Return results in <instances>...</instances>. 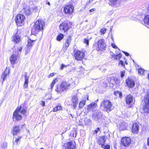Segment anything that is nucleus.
Wrapping results in <instances>:
<instances>
[{
	"label": "nucleus",
	"instance_id": "obj_35",
	"mask_svg": "<svg viewBox=\"0 0 149 149\" xmlns=\"http://www.w3.org/2000/svg\"><path fill=\"white\" fill-rule=\"evenodd\" d=\"M29 81V77H27L26 74L25 75L24 83L28 84Z\"/></svg>",
	"mask_w": 149,
	"mask_h": 149
},
{
	"label": "nucleus",
	"instance_id": "obj_14",
	"mask_svg": "<svg viewBox=\"0 0 149 149\" xmlns=\"http://www.w3.org/2000/svg\"><path fill=\"white\" fill-rule=\"evenodd\" d=\"M15 53L13 54L11 56L10 58L11 63L13 64H14L15 63L17 58L19 56V54H16V52H15Z\"/></svg>",
	"mask_w": 149,
	"mask_h": 149
},
{
	"label": "nucleus",
	"instance_id": "obj_10",
	"mask_svg": "<svg viewBox=\"0 0 149 149\" xmlns=\"http://www.w3.org/2000/svg\"><path fill=\"white\" fill-rule=\"evenodd\" d=\"M85 56V53L80 51H77L75 52V59L78 61L82 60Z\"/></svg>",
	"mask_w": 149,
	"mask_h": 149
},
{
	"label": "nucleus",
	"instance_id": "obj_13",
	"mask_svg": "<svg viewBox=\"0 0 149 149\" xmlns=\"http://www.w3.org/2000/svg\"><path fill=\"white\" fill-rule=\"evenodd\" d=\"M12 40L15 43H19L20 42V36L18 31H17L15 34L12 37Z\"/></svg>",
	"mask_w": 149,
	"mask_h": 149
},
{
	"label": "nucleus",
	"instance_id": "obj_31",
	"mask_svg": "<svg viewBox=\"0 0 149 149\" xmlns=\"http://www.w3.org/2000/svg\"><path fill=\"white\" fill-rule=\"evenodd\" d=\"M62 109V107L61 105H58L56 107H54L53 109V111L54 112H56L58 110H59Z\"/></svg>",
	"mask_w": 149,
	"mask_h": 149
},
{
	"label": "nucleus",
	"instance_id": "obj_12",
	"mask_svg": "<svg viewBox=\"0 0 149 149\" xmlns=\"http://www.w3.org/2000/svg\"><path fill=\"white\" fill-rule=\"evenodd\" d=\"M133 96L131 95H129L126 97L125 101L127 104L133 105L134 103V100Z\"/></svg>",
	"mask_w": 149,
	"mask_h": 149
},
{
	"label": "nucleus",
	"instance_id": "obj_3",
	"mask_svg": "<svg viewBox=\"0 0 149 149\" xmlns=\"http://www.w3.org/2000/svg\"><path fill=\"white\" fill-rule=\"evenodd\" d=\"M70 85V84L66 82H63L60 86H57L56 91L59 93H61L63 91H66L68 89Z\"/></svg>",
	"mask_w": 149,
	"mask_h": 149
},
{
	"label": "nucleus",
	"instance_id": "obj_33",
	"mask_svg": "<svg viewBox=\"0 0 149 149\" xmlns=\"http://www.w3.org/2000/svg\"><path fill=\"white\" fill-rule=\"evenodd\" d=\"M20 111H21L20 113H21L24 114L25 116H26V109H25V108H23L22 109H21Z\"/></svg>",
	"mask_w": 149,
	"mask_h": 149
},
{
	"label": "nucleus",
	"instance_id": "obj_53",
	"mask_svg": "<svg viewBox=\"0 0 149 149\" xmlns=\"http://www.w3.org/2000/svg\"><path fill=\"white\" fill-rule=\"evenodd\" d=\"M82 122L81 121H80L79 120V122H77V124L79 126H82Z\"/></svg>",
	"mask_w": 149,
	"mask_h": 149
},
{
	"label": "nucleus",
	"instance_id": "obj_26",
	"mask_svg": "<svg viewBox=\"0 0 149 149\" xmlns=\"http://www.w3.org/2000/svg\"><path fill=\"white\" fill-rule=\"evenodd\" d=\"M23 11L26 15H30L31 12L30 8L29 7H27L25 8H24L23 10Z\"/></svg>",
	"mask_w": 149,
	"mask_h": 149
},
{
	"label": "nucleus",
	"instance_id": "obj_58",
	"mask_svg": "<svg viewBox=\"0 0 149 149\" xmlns=\"http://www.w3.org/2000/svg\"><path fill=\"white\" fill-rule=\"evenodd\" d=\"M95 9L92 8L89 10V12H93V11H95Z\"/></svg>",
	"mask_w": 149,
	"mask_h": 149
},
{
	"label": "nucleus",
	"instance_id": "obj_62",
	"mask_svg": "<svg viewBox=\"0 0 149 149\" xmlns=\"http://www.w3.org/2000/svg\"><path fill=\"white\" fill-rule=\"evenodd\" d=\"M119 92L120 93L119 94V97L120 98H121V97H122V94L121 93V92Z\"/></svg>",
	"mask_w": 149,
	"mask_h": 149
},
{
	"label": "nucleus",
	"instance_id": "obj_63",
	"mask_svg": "<svg viewBox=\"0 0 149 149\" xmlns=\"http://www.w3.org/2000/svg\"><path fill=\"white\" fill-rule=\"evenodd\" d=\"M93 0H89L88 2L86 3L87 5H88V3H90L91 2L93 1Z\"/></svg>",
	"mask_w": 149,
	"mask_h": 149
},
{
	"label": "nucleus",
	"instance_id": "obj_17",
	"mask_svg": "<svg viewBox=\"0 0 149 149\" xmlns=\"http://www.w3.org/2000/svg\"><path fill=\"white\" fill-rule=\"evenodd\" d=\"M126 83L128 87L133 88L135 86V83L134 80L131 79H128L126 80Z\"/></svg>",
	"mask_w": 149,
	"mask_h": 149
},
{
	"label": "nucleus",
	"instance_id": "obj_1",
	"mask_svg": "<svg viewBox=\"0 0 149 149\" xmlns=\"http://www.w3.org/2000/svg\"><path fill=\"white\" fill-rule=\"evenodd\" d=\"M45 25V22L41 19H38L32 27L31 33L34 35L38 33L40 31H42Z\"/></svg>",
	"mask_w": 149,
	"mask_h": 149
},
{
	"label": "nucleus",
	"instance_id": "obj_4",
	"mask_svg": "<svg viewBox=\"0 0 149 149\" xmlns=\"http://www.w3.org/2000/svg\"><path fill=\"white\" fill-rule=\"evenodd\" d=\"M144 104L143 106L144 113H149V93H147L144 98Z\"/></svg>",
	"mask_w": 149,
	"mask_h": 149
},
{
	"label": "nucleus",
	"instance_id": "obj_44",
	"mask_svg": "<svg viewBox=\"0 0 149 149\" xmlns=\"http://www.w3.org/2000/svg\"><path fill=\"white\" fill-rule=\"evenodd\" d=\"M7 144L6 143H4L3 144V146H2V147L3 149H5L7 148Z\"/></svg>",
	"mask_w": 149,
	"mask_h": 149
},
{
	"label": "nucleus",
	"instance_id": "obj_40",
	"mask_svg": "<svg viewBox=\"0 0 149 149\" xmlns=\"http://www.w3.org/2000/svg\"><path fill=\"white\" fill-rule=\"evenodd\" d=\"M115 86H118L119 84V80L116 78L115 79Z\"/></svg>",
	"mask_w": 149,
	"mask_h": 149
},
{
	"label": "nucleus",
	"instance_id": "obj_56",
	"mask_svg": "<svg viewBox=\"0 0 149 149\" xmlns=\"http://www.w3.org/2000/svg\"><path fill=\"white\" fill-rule=\"evenodd\" d=\"M28 84H25V83H24V88H26L28 87Z\"/></svg>",
	"mask_w": 149,
	"mask_h": 149
},
{
	"label": "nucleus",
	"instance_id": "obj_34",
	"mask_svg": "<svg viewBox=\"0 0 149 149\" xmlns=\"http://www.w3.org/2000/svg\"><path fill=\"white\" fill-rule=\"evenodd\" d=\"M101 147L104 149H109L110 148V146L109 145H107L106 146L104 144L102 145Z\"/></svg>",
	"mask_w": 149,
	"mask_h": 149
},
{
	"label": "nucleus",
	"instance_id": "obj_55",
	"mask_svg": "<svg viewBox=\"0 0 149 149\" xmlns=\"http://www.w3.org/2000/svg\"><path fill=\"white\" fill-rule=\"evenodd\" d=\"M119 64H121V65L122 66L124 65L123 61H119Z\"/></svg>",
	"mask_w": 149,
	"mask_h": 149
},
{
	"label": "nucleus",
	"instance_id": "obj_32",
	"mask_svg": "<svg viewBox=\"0 0 149 149\" xmlns=\"http://www.w3.org/2000/svg\"><path fill=\"white\" fill-rule=\"evenodd\" d=\"M22 48L21 47H19L17 48V50H16L15 51V52H16V54H19V55H20L19 54L21 53V52L22 51Z\"/></svg>",
	"mask_w": 149,
	"mask_h": 149
},
{
	"label": "nucleus",
	"instance_id": "obj_47",
	"mask_svg": "<svg viewBox=\"0 0 149 149\" xmlns=\"http://www.w3.org/2000/svg\"><path fill=\"white\" fill-rule=\"evenodd\" d=\"M69 45H70V44H69L68 43H66V42L65 43V44L64 46V47L65 48V50H66V49L68 48V46H69Z\"/></svg>",
	"mask_w": 149,
	"mask_h": 149
},
{
	"label": "nucleus",
	"instance_id": "obj_61",
	"mask_svg": "<svg viewBox=\"0 0 149 149\" xmlns=\"http://www.w3.org/2000/svg\"><path fill=\"white\" fill-rule=\"evenodd\" d=\"M147 144L149 146V137L147 139Z\"/></svg>",
	"mask_w": 149,
	"mask_h": 149
},
{
	"label": "nucleus",
	"instance_id": "obj_43",
	"mask_svg": "<svg viewBox=\"0 0 149 149\" xmlns=\"http://www.w3.org/2000/svg\"><path fill=\"white\" fill-rule=\"evenodd\" d=\"M120 128L121 130H124V129H125V127H124V128H123V127H122V126L123 125H126V124H125V123H122L121 124V125H120Z\"/></svg>",
	"mask_w": 149,
	"mask_h": 149
},
{
	"label": "nucleus",
	"instance_id": "obj_20",
	"mask_svg": "<svg viewBox=\"0 0 149 149\" xmlns=\"http://www.w3.org/2000/svg\"><path fill=\"white\" fill-rule=\"evenodd\" d=\"M35 41V40H31V39L28 40L27 41L28 43L26 47L28 52H29L30 51L33 45L34 42Z\"/></svg>",
	"mask_w": 149,
	"mask_h": 149
},
{
	"label": "nucleus",
	"instance_id": "obj_46",
	"mask_svg": "<svg viewBox=\"0 0 149 149\" xmlns=\"http://www.w3.org/2000/svg\"><path fill=\"white\" fill-rule=\"evenodd\" d=\"M66 65H64L63 64H62L61 65L60 67V69L61 70H62L65 67H66Z\"/></svg>",
	"mask_w": 149,
	"mask_h": 149
},
{
	"label": "nucleus",
	"instance_id": "obj_28",
	"mask_svg": "<svg viewBox=\"0 0 149 149\" xmlns=\"http://www.w3.org/2000/svg\"><path fill=\"white\" fill-rule=\"evenodd\" d=\"M112 58L115 60L119 59L120 58L121 55L120 54H119L118 55H112Z\"/></svg>",
	"mask_w": 149,
	"mask_h": 149
},
{
	"label": "nucleus",
	"instance_id": "obj_30",
	"mask_svg": "<svg viewBox=\"0 0 149 149\" xmlns=\"http://www.w3.org/2000/svg\"><path fill=\"white\" fill-rule=\"evenodd\" d=\"M64 36L63 34L60 33L57 36L56 39L57 40L60 41L63 38Z\"/></svg>",
	"mask_w": 149,
	"mask_h": 149
},
{
	"label": "nucleus",
	"instance_id": "obj_49",
	"mask_svg": "<svg viewBox=\"0 0 149 149\" xmlns=\"http://www.w3.org/2000/svg\"><path fill=\"white\" fill-rule=\"evenodd\" d=\"M58 81V79L57 78H55L53 81H52V83L53 85H54Z\"/></svg>",
	"mask_w": 149,
	"mask_h": 149
},
{
	"label": "nucleus",
	"instance_id": "obj_24",
	"mask_svg": "<svg viewBox=\"0 0 149 149\" xmlns=\"http://www.w3.org/2000/svg\"><path fill=\"white\" fill-rule=\"evenodd\" d=\"M86 99L87 100H88V95H87L86 97H85V99H83L82 101H81L79 104V108L80 109H81L83 107L84 105L86 104Z\"/></svg>",
	"mask_w": 149,
	"mask_h": 149
},
{
	"label": "nucleus",
	"instance_id": "obj_59",
	"mask_svg": "<svg viewBox=\"0 0 149 149\" xmlns=\"http://www.w3.org/2000/svg\"><path fill=\"white\" fill-rule=\"evenodd\" d=\"M71 136H72L74 137V132H72L70 133V135Z\"/></svg>",
	"mask_w": 149,
	"mask_h": 149
},
{
	"label": "nucleus",
	"instance_id": "obj_6",
	"mask_svg": "<svg viewBox=\"0 0 149 149\" xmlns=\"http://www.w3.org/2000/svg\"><path fill=\"white\" fill-rule=\"evenodd\" d=\"M95 45L97 47V50L98 51H102L106 47V44L103 39L99 40L95 44Z\"/></svg>",
	"mask_w": 149,
	"mask_h": 149
},
{
	"label": "nucleus",
	"instance_id": "obj_7",
	"mask_svg": "<svg viewBox=\"0 0 149 149\" xmlns=\"http://www.w3.org/2000/svg\"><path fill=\"white\" fill-rule=\"evenodd\" d=\"M101 113L99 110H95L92 114V117L93 119L96 121H97L102 117Z\"/></svg>",
	"mask_w": 149,
	"mask_h": 149
},
{
	"label": "nucleus",
	"instance_id": "obj_41",
	"mask_svg": "<svg viewBox=\"0 0 149 149\" xmlns=\"http://www.w3.org/2000/svg\"><path fill=\"white\" fill-rule=\"evenodd\" d=\"M115 79L116 78L111 79L110 81V83H111L113 85H115V83L116 82Z\"/></svg>",
	"mask_w": 149,
	"mask_h": 149
},
{
	"label": "nucleus",
	"instance_id": "obj_38",
	"mask_svg": "<svg viewBox=\"0 0 149 149\" xmlns=\"http://www.w3.org/2000/svg\"><path fill=\"white\" fill-rule=\"evenodd\" d=\"M144 70L143 69L140 68L139 69L138 72L139 73H140L141 74H143L144 73Z\"/></svg>",
	"mask_w": 149,
	"mask_h": 149
},
{
	"label": "nucleus",
	"instance_id": "obj_37",
	"mask_svg": "<svg viewBox=\"0 0 149 149\" xmlns=\"http://www.w3.org/2000/svg\"><path fill=\"white\" fill-rule=\"evenodd\" d=\"M21 138H17L15 141L13 142V144H15L17 145L18 143H19V139Z\"/></svg>",
	"mask_w": 149,
	"mask_h": 149
},
{
	"label": "nucleus",
	"instance_id": "obj_52",
	"mask_svg": "<svg viewBox=\"0 0 149 149\" xmlns=\"http://www.w3.org/2000/svg\"><path fill=\"white\" fill-rule=\"evenodd\" d=\"M125 73L124 72H121L120 73V76L121 77H123L125 75Z\"/></svg>",
	"mask_w": 149,
	"mask_h": 149
},
{
	"label": "nucleus",
	"instance_id": "obj_19",
	"mask_svg": "<svg viewBox=\"0 0 149 149\" xmlns=\"http://www.w3.org/2000/svg\"><path fill=\"white\" fill-rule=\"evenodd\" d=\"M9 73V70L6 68L2 74L1 77V79H3V81L6 80L7 78L8 77Z\"/></svg>",
	"mask_w": 149,
	"mask_h": 149
},
{
	"label": "nucleus",
	"instance_id": "obj_29",
	"mask_svg": "<svg viewBox=\"0 0 149 149\" xmlns=\"http://www.w3.org/2000/svg\"><path fill=\"white\" fill-rule=\"evenodd\" d=\"M144 22L145 24L149 25V15H148L146 16L144 18Z\"/></svg>",
	"mask_w": 149,
	"mask_h": 149
},
{
	"label": "nucleus",
	"instance_id": "obj_27",
	"mask_svg": "<svg viewBox=\"0 0 149 149\" xmlns=\"http://www.w3.org/2000/svg\"><path fill=\"white\" fill-rule=\"evenodd\" d=\"M84 121L86 125L89 126L91 125L92 122L90 119L86 118L85 119Z\"/></svg>",
	"mask_w": 149,
	"mask_h": 149
},
{
	"label": "nucleus",
	"instance_id": "obj_8",
	"mask_svg": "<svg viewBox=\"0 0 149 149\" xmlns=\"http://www.w3.org/2000/svg\"><path fill=\"white\" fill-rule=\"evenodd\" d=\"M74 8L71 4L67 5L64 8V12L65 14H71L73 12Z\"/></svg>",
	"mask_w": 149,
	"mask_h": 149
},
{
	"label": "nucleus",
	"instance_id": "obj_23",
	"mask_svg": "<svg viewBox=\"0 0 149 149\" xmlns=\"http://www.w3.org/2000/svg\"><path fill=\"white\" fill-rule=\"evenodd\" d=\"M106 141L105 137L104 136L102 137H99L98 140V143L99 144L101 145V146L102 145H104Z\"/></svg>",
	"mask_w": 149,
	"mask_h": 149
},
{
	"label": "nucleus",
	"instance_id": "obj_39",
	"mask_svg": "<svg viewBox=\"0 0 149 149\" xmlns=\"http://www.w3.org/2000/svg\"><path fill=\"white\" fill-rule=\"evenodd\" d=\"M106 29L105 28H103L101 29L100 30V32L102 34H104L106 31Z\"/></svg>",
	"mask_w": 149,
	"mask_h": 149
},
{
	"label": "nucleus",
	"instance_id": "obj_5",
	"mask_svg": "<svg viewBox=\"0 0 149 149\" xmlns=\"http://www.w3.org/2000/svg\"><path fill=\"white\" fill-rule=\"evenodd\" d=\"M25 16L20 14H18L15 18V21L16 25L18 26H21L24 24Z\"/></svg>",
	"mask_w": 149,
	"mask_h": 149
},
{
	"label": "nucleus",
	"instance_id": "obj_15",
	"mask_svg": "<svg viewBox=\"0 0 149 149\" xmlns=\"http://www.w3.org/2000/svg\"><path fill=\"white\" fill-rule=\"evenodd\" d=\"M121 0H110L109 4L114 7L118 6L120 3Z\"/></svg>",
	"mask_w": 149,
	"mask_h": 149
},
{
	"label": "nucleus",
	"instance_id": "obj_57",
	"mask_svg": "<svg viewBox=\"0 0 149 149\" xmlns=\"http://www.w3.org/2000/svg\"><path fill=\"white\" fill-rule=\"evenodd\" d=\"M123 52L125 54L126 56H128L129 55V54L128 53H127V52H123Z\"/></svg>",
	"mask_w": 149,
	"mask_h": 149
},
{
	"label": "nucleus",
	"instance_id": "obj_16",
	"mask_svg": "<svg viewBox=\"0 0 149 149\" xmlns=\"http://www.w3.org/2000/svg\"><path fill=\"white\" fill-rule=\"evenodd\" d=\"M60 29L65 32L68 29V24L66 23L63 22L59 26Z\"/></svg>",
	"mask_w": 149,
	"mask_h": 149
},
{
	"label": "nucleus",
	"instance_id": "obj_22",
	"mask_svg": "<svg viewBox=\"0 0 149 149\" xmlns=\"http://www.w3.org/2000/svg\"><path fill=\"white\" fill-rule=\"evenodd\" d=\"M97 106L96 102H93L88 106L87 110L88 111H90L95 109Z\"/></svg>",
	"mask_w": 149,
	"mask_h": 149
},
{
	"label": "nucleus",
	"instance_id": "obj_45",
	"mask_svg": "<svg viewBox=\"0 0 149 149\" xmlns=\"http://www.w3.org/2000/svg\"><path fill=\"white\" fill-rule=\"evenodd\" d=\"M84 42L88 45L89 42V40L87 39H84Z\"/></svg>",
	"mask_w": 149,
	"mask_h": 149
},
{
	"label": "nucleus",
	"instance_id": "obj_42",
	"mask_svg": "<svg viewBox=\"0 0 149 149\" xmlns=\"http://www.w3.org/2000/svg\"><path fill=\"white\" fill-rule=\"evenodd\" d=\"M100 131V128L99 127L97 128L96 129L94 130L93 134H97L99 131Z\"/></svg>",
	"mask_w": 149,
	"mask_h": 149
},
{
	"label": "nucleus",
	"instance_id": "obj_64",
	"mask_svg": "<svg viewBox=\"0 0 149 149\" xmlns=\"http://www.w3.org/2000/svg\"><path fill=\"white\" fill-rule=\"evenodd\" d=\"M46 4H48L49 6H50V2L48 1H47L46 2Z\"/></svg>",
	"mask_w": 149,
	"mask_h": 149
},
{
	"label": "nucleus",
	"instance_id": "obj_54",
	"mask_svg": "<svg viewBox=\"0 0 149 149\" xmlns=\"http://www.w3.org/2000/svg\"><path fill=\"white\" fill-rule=\"evenodd\" d=\"M111 46L112 47L116 49L117 48V46L114 44H112Z\"/></svg>",
	"mask_w": 149,
	"mask_h": 149
},
{
	"label": "nucleus",
	"instance_id": "obj_51",
	"mask_svg": "<svg viewBox=\"0 0 149 149\" xmlns=\"http://www.w3.org/2000/svg\"><path fill=\"white\" fill-rule=\"evenodd\" d=\"M40 104H41L43 107H44L45 106V102L44 101H42L40 103Z\"/></svg>",
	"mask_w": 149,
	"mask_h": 149
},
{
	"label": "nucleus",
	"instance_id": "obj_60",
	"mask_svg": "<svg viewBox=\"0 0 149 149\" xmlns=\"http://www.w3.org/2000/svg\"><path fill=\"white\" fill-rule=\"evenodd\" d=\"M54 73H51L50 74H49V77H53V76H54Z\"/></svg>",
	"mask_w": 149,
	"mask_h": 149
},
{
	"label": "nucleus",
	"instance_id": "obj_50",
	"mask_svg": "<svg viewBox=\"0 0 149 149\" xmlns=\"http://www.w3.org/2000/svg\"><path fill=\"white\" fill-rule=\"evenodd\" d=\"M74 97H72V105H73V107L74 108Z\"/></svg>",
	"mask_w": 149,
	"mask_h": 149
},
{
	"label": "nucleus",
	"instance_id": "obj_11",
	"mask_svg": "<svg viewBox=\"0 0 149 149\" xmlns=\"http://www.w3.org/2000/svg\"><path fill=\"white\" fill-rule=\"evenodd\" d=\"M122 144L125 146H129L131 143V141L129 137L123 138L121 140Z\"/></svg>",
	"mask_w": 149,
	"mask_h": 149
},
{
	"label": "nucleus",
	"instance_id": "obj_9",
	"mask_svg": "<svg viewBox=\"0 0 149 149\" xmlns=\"http://www.w3.org/2000/svg\"><path fill=\"white\" fill-rule=\"evenodd\" d=\"M23 105H21L19 107H18L13 113V117L15 118L17 120H19L22 119L21 116L19 114L18 112L23 107Z\"/></svg>",
	"mask_w": 149,
	"mask_h": 149
},
{
	"label": "nucleus",
	"instance_id": "obj_21",
	"mask_svg": "<svg viewBox=\"0 0 149 149\" xmlns=\"http://www.w3.org/2000/svg\"><path fill=\"white\" fill-rule=\"evenodd\" d=\"M74 145L72 142L67 143L64 145L63 149H74Z\"/></svg>",
	"mask_w": 149,
	"mask_h": 149
},
{
	"label": "nucleus",
	"instance_id": "obj_36",
	"mask_svg": "<svg viewBox=\"0 0 149 149\" xmlns=\"http://www.w3.org/2000/svg\"><path fill=\"white\" fill-rule=\"evenodd\" d=\"M71 40V38L70 37H68L66 40V43H68L70 44Z\"/></svg>",
	"mask_w": 149,
	"mask_h": 149
},
{
	"label": "nucleus",
	"instance_id": "obj_25",
	"mask_svg": "<svg viewBox=\"0 0 149 149\" xmlns=\"http://www.w3.org/2000/svg\"><path fill=\"white\" fill-rule=\"evenodd\" d=\"M20 131V130L19 126H15L14 127L13 130V135H16Z\"/></svg>",
	"mask_w": 149,
	"mask_h": 149
},
{
	"label": "nucleus",
	"instance_id": "obj_18",
	"mask_svg": "<svg viewBox=\"0 0 149 149\" xmlns=\"http://www.w3.org/2000/svg\"><path fill=\"white\" fill-rule=\"evenodd\" d=\"M139 125L137 123H133L132 125V132L134 134H137L139 132Z\"/></svg>",
	"mask_w": 149,
	"mask_h": 149
},
{
	"label": "nucleus",
	"instance_id": "obj_2",
	"mask_svg": "<svg viewBox=\"0 0 149 149\" xmlns=\"http://www.w3.org/2000/svg\"><path fill=\"white\" fill-rule=\"evenodd\" d=\"M100 105L104 108V110L108 112L112 110L113 107L112 106L111 102L107 99H104L101 102Z\"/></svg>",
	"mask_w": 149,
	"mask_h": 149
},
{
	"label": "nucleus",
	"instance_id": "obj_48",
	"mask_svg": "<svg viewBox=\"0 0 149 149\" xmlns=\"http://www.w3.org/2000/svg\"><path fill=\"white\" fill-rule=\"evenodd\" d=\"M38 10V9L37 6L34 7L33 8V11L35 12H37Z\"/></svg>",
	"mask_w": 149,
	"mask_h": 149
}]
</instances>
